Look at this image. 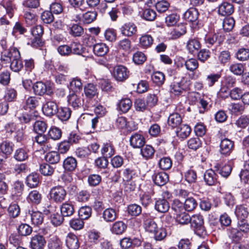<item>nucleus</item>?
Masks as SVG:
<instances>
[{
    "instance_id": "f257e3e1",
    "label": "nucleus",
    "mask_w": 249,
    "mask_h": 249,
    "mask_svg": "<svg viewBox=\"0 0 249 249\" xmlns=\"http://www.w3.org/2000/svg\"><path fill=\"white\" fill-rule=\"evenodd\" d=\"M0 60L5 64L10 62V69L15 72L19 71L23 67L20 53L16 48L10 51L1 52Z\"/></svg>"
},
{
    "instance_id": "f03ea898",
    "label": "nucleus",
    "mask_w": 249,
    "mask_h": 249,
    "mask_svg": "<svg viewBox=\"0 0 249 249\" xmlns=\"http://www.w3.org/2000/svg\"><path fill=\"white\" fill-rule=\"evenodd\" d=\"M67 195L65 188L59 185L53 187L50 192V198L56 203H60L64 201Z\"/></svg>"
},
{
    "instance_id": "7ed1b4c3",
    "label": "nucleus",
    "mask_w": 249,
    "mask_h": 249,
    "mask_svg": "<svg viewBox=\"0 0 249 249\" xmlns=\"http://www.w3.org/2000/svg\"><path fill=\"white\" fill-rule=\"evenodd\" d=\"M191 220L190 223L197 234L203 235L205 234L206 231L204 226V219L202 215L199 214H196L191 217Z\"/></svg>"
},
{
    "instance_id": "20e7f679",
    "label": "nucleus",
    "mask_w": 249,
    "mask_h": 249,
    "mask_svg": "<svg viewBox=\"0 0 249 249\" xmlns=\"http://www.w3.org/2000/svg\"><path fill=\"white\" fill-rule=\"evenodd\" d=\"M31 33L34 38L31 40V42H28V44L36 48L42 46L43 44L41 39V36L43 34V27L41 25H36L32 28Z\"/></svg>"
},
{
    "instance_id": "39448f33",
    "label": "nucleus",
    "mask_w": 249,
    "mask_h": 249,
    "mask_svg": "<svg viewBox=\"0 0 249 249\" xmlns=\"http://www.w3.org/2000/svg\"><path fill=\"white\" fill-rule=\"evenodd\" d=\"M129 75V71L126 67L118 65L114 68L113 76L118 81L123 82L126 80Z\"/></svg>"
},
{
    "instance_id": "423d86ee",
    "label": "nucleus",
    "mask_w": 249,
    "mask_h": 249,
    "mask_svg": "<svg viewBox=\"0 0 249 249\" xmlns=\"http://www.w3.org/2000/svg\"><path fill=\"white\" fill-rule=\"evenodd\" d=\"M199 15V14L197 9L191 7L184 13L183 18L189 22L197 24Z\"/></svg>"
},
{
    "instance_id": "0eeeda50",
    "label": "nucleus",
    "mask_w": 249,
    "mask_h": 249,
    "mask_svg": "<svg viewBox=\"0 0 249 249\" xmlns=\"http://www.w3.org/2000/svg\"><path fill=\"white\" fill-rule=\"evenodd\" d=\"M46 241L43 236L36 234L31 239L30 247L31 249H44Z\"/></svg>"
},
{
    "instance_id": "6e6552de",
    "label": "nucleus",
    "mask_w": 249,
    "mask_h": 249,
    "mask_svg": "<svg viewBox=\"0 0 249 249\" xmlns=\"http://www.w3.org/2000/svg\"><path fill=\"white\" fill-rule=\"evenodd\" d=\"M234 148V142L231 140L225 138L221 140L220 144V153L222 155H229Z\"/></svg>"
},
{
    "instance_id": "1a4fd4ad",
    "label": "nucleus",
    "mask_w": 249,
    "mask_h": 249,
    "mask_svg": "<svg viewBox=\"0 0 249 249\" xmlns=\"http://www.w3.org/2000/svg\"><path fill=\"white\" fill-rule=\"evenodd\" d=\"M130 144L134 148H141L145 144L144 137L140 133H135L129 139Z\"/></svg>"
},
{
    "instance_id": "9d476101",
    "label": "nucleus",
    "mask_w": 249,
    "mask_h": 249,
    "mask_svg": "<svg viewBox=\"0 0 249 249\" xmlns=\"http://www.w3.org/2000/svg\"><path fill=\"white\" fill-rule=\"evenodd\" d=\"M41 104V98L36 96H29L26 99L23 107L26 110H33L40 107Z\"/></svg>"
},
{
    "instance_id": "9b49d317",
    "label": "nucleus",
    "mask_w": 249,
    "mask_h": 249,
    "mask_svg": "<svg viewBox=\"0 0 249 249\" xmlns=\"http://www.w3.org/2000/svg\"><path fill=\"white\" fill-rule=\"evenodd\" d=\"M142 217L144 222V226L145 230L151 233L155 231L158 228L157 225L155 222L151 218L149 213H143L142 214Z\"/></svg>"
},
{
    "instance_id": "f8f14e48",
    "label": "nucleus",
    "mask_w": 249,
    "mask_h": 249,
    "mask_svg": "<svg viewBox=\"0 0 249 249\" xmlns=\"http://www.w3.org/2000/svg\"><path fill=\"white\" fill-rule=\"evenodd\" d=\"M121 34L127 37H130L137 32V26L133 22H128L124 24L121 28Z\"/></svg>"
},
{
    "instance_id": "ddd939ff",
    "label": "nucleus",
    "mask_w": 249,
    "mask_h": 249,
    "mask_svg": "<svg viewBox=\"0 0 249 249\" xmlns=\"http://www.w3.org/2000/svg\"><path fill=\"white\" fill-rule=\"evenodd\" d=\"M234 10L233 5L228 2H223L218 7V13L222 16H230Z\"/></svg>"
},
{
    "instance_id": "4468645a",
    "label": "nucleus",
    "mask_w": 249,
    "mask_h": 249,
    "mask_svg": "<svg viewBox=\"0 0 249 249\" xmlns=\"http://www.w3.org/2000/svg\"><path fill=\"white\" fill-rule=\"evenodd\" d=\"M152 179L155 184L161 186L168 181V175L164 172H155L152 176Z\"/></svg>"
},
{
    "instance_id": "2eb2a0df",
    "label": "nucleus",
    "mask_w": 249,
    "mask_h": 249,
    "mask_svg": "<svg viewBox=\"0 0 249 249\" xmlns=\"http://www.w3.org/2000/svg\"><path fill=\"white\" fill-rule=\"evenodd\" d=\"M58 109V106L53 101H48L44 105L42 110L45 115L51 116L56 114Z\"/></svg>"
},
{
    "instance_id": "dca6fc26",
    "label": "nucleus",
    "mask_w": 249,
    "mask_h": 249,
    "mask_svg": "<svg viewBox=\"0 0 249 249\" xmlns=\"http://www.w3.org/2000/svg\"><path fill=\"white\" fill-rule=\"evenodd\" d=\"M63 167L67 172H73L77 167V160L73 157H68L63 161Z\"/></svg>"
},
{
    "instance_id": "f3484780",
    "label": "nucleus",
    "mask_w": 249,
    "mask_h": 249,
    "mask_svg": "<svg viewBox=\"0 0 249 249\" xmlns=\"http://www.w3.org/2000/svg\"><path fill=\"white\" fill-rule=\"evenodd\" d=\"M182 122V117L178 113H172L168 117V124L172 129H176L179 127L181 124Z\"/></svg>"
},
{
    "instance_id": "a211bd4d",
    "label": "nucleus",
    "mask_w": 249,
    "mask_h": 249,
    "mask_svg": "<svg viewBox=\"0 0 249 249\" xmlns=\"http://www.w3.org/2000/svg\"><path fill=\"white\" fill-rule=\"evenodd\" d=\"M49 87L41 81L35 83L33 86L34 93L38 96H43L47 92H49Z\"/></svg>"
},
{
    "instance_id": "6ab92c4d",
    "label": "nucleus",
    "mask_w": 249,
    "mask_h": 249,
    "mask_svg": "<svg viewBox=\"0 0 249 249\" xmlns=\"http://www.w3.org/2000/svg\"><path fill=\"white\" fill-rule=\"evenodd\" d=\"M68 100L69 104L75 109L81 107L84 103L83 99L75 93L71 94Z\"/></svg>"
},
{
    "instance_id": "aec40b11",
    "label": "nucleus",
    "mask_w": 249,
    "mask_h": 249,
    "mask_svg": "<svg viewBox=\"0 0 249 249\" xmlns=\"http://www.w3.org/2000/svg\"><path fill=\"white\" fill-rule=\"evenodd\" d=\"M200 48L201 44L197 39H190L187 42L186 49L189 53L192 54H196Z\"/></svg>"
},
{
    "instance_id": "412c9836",
    "label": "nucleus",
    "mask_w": 249,
    "mask_h": 249,
    "mask_svg": "<svg viewBox=\"0 0 249 249\" xmlns=\"http://www.w3.org/2000/svg\"><path fill=\"white\" fill-rule=\"evenodd\" d=\"M115 149L112 142L107 141L103 143L101 153L104 157L110 158L115 154Z\"/></svg>"
},
{
    "instance_id": "4be33fe9",
    "label": "nucleus",
    "mask_w": 249,
    "mask_h": 249,
    "mask_svg": "<svg viewBox=\"0 0 249 249\" xmlns=\"http://www.w3.org/2000/svg\"><path fill=\"white\" fill-rule=\"evenodd\" d=\"M61 213L64 216H71L75 212L74 206L71 201L63 203L60 207Z\"/></svg>"
},
{
    "instance_id": "5701e85b",
    "label": "nucleus",
    "mask_w": 249,
    "mask_h": 249,
    "mask_svg": "<svg viewBox=\"0 0 249 249\" xmlns=\"http://www.w3.org/2000/svg\"><path fill=\"white\" fill-rule=\"evenodd\" d=\"M217 175L212 169L207 170L204 175V179L209 186L214 185L217 182Z\"/></svg>"
},
{
    "instance_id": "b1692460",
    "label": "nucleus",
    "mask_w": 249,
    "mask_h": 249,
    "mask_svg": "<svg viewBox=\"0 0 249 249\" xmlns=\"http://www.w3.org/2000/svg\"><path fill=\"white\" fill-rule=\"evenodd\" d=\"M191 132V127L189 125L184 124H181L175 130L177 136L183 139H186L188 137Z\"/></svg>"
},
{
    "instance_id": "393cba45",
    "label": "nucleus",
    "mask_w": 249,
    "mask_h": 249,
    "mask_svg": "<svg viewBox=\"0 0 249 249\" xmlns=\"http://www.w3.org/2000/svg\"><path fill=\"white\" fill-rule=\"evenodd\" d=\"M102 217L107 222L115 221L117 217L116 210L111 208L106 209L103 213Z\"/></svg>"
},
{
    "instance_id": "a878e982",
    "label": "nucleus",
    "mask_w": 249,
    "mask_h": 249,
    "mask_svg": "<svg viewBox=\"0 0 249 249\" xmlns=\"http://www.w3.org/2000/svg\"><path fill=\"white\" fill-rule=\"evenodd\" d=\"M66 245L69 249H78L79 246L77 236L72 233H69L66 238Z\"/></svg>"
},
{
    "instance_id": "bb28decb",
    "label": "nucleus",
    "mask_w": 249,
    "mask_h": 249,
    "mask_svg": "<svg viewBox=\"0 0 249 249\" xmlns=\"http://www.w3.org/2000/svg\"><path fill=\"white\" fill-rule=\"evenodd\" d=\"M234 213L238 220L246 219L249 214L248 208L243 205H237Z\"/></svg>"
},
{
    "instance_id": "cd10ccee",
    "label": "nucleus",
    "mask_w": 249,
    "mask_h": 249,
    "mask_svg": "<svg viewBox=\"0 0 249 249\" xmlns=\"http://www.w3.org/2000/svg\"><path fill=\"white\" fill-rule=\"evenodd\" d=\"M93 50L95 55L103 56L107 53L109 49L106 44L100 43L96 44L93 46Z\"/></svg>"
},
{
    "instance_id": "c85d7f7f",
    "label": "nucleus",
    "mask_w": 249,
    "mask_h": 249,
    "mask_svg": "<svg viewBox=\"0 0 249 249\" xmlns=\"http://www.w3.org/2000/svg\"><path fill=\"white\" fill-rule=\"evenodd\" d=\"M127 228V225L122 221L115 222L112 225L110 230L113 233L122 234Z\"/></svg>"
},
{
    "instance_id": "c756f323",
    "label": "nucleus",
    "mask_w": 249,
    "mask_h": 249,
    "mask_svg": "<svg viewBox=\"0 0 249 249\" xmlns=\"http://www.w3.org/2000/svg\"><path fill=\"white\" fill-rule=\"evenodd\" d=\"M132 124L133 123L131 122L127 123L126 118L124 117H118L116 121V125L119 128L124 129L126 127L129 131L134 130L136 129L135 126H134L133 127H131L130 125Z\"/></svg>"
},
{
    "instance_id": "7c9ffc66",
    "label": "nucleus",
    "mask_w": 249,
    "mask_h": 249,
    "mask_svg": "<svg viewBox=\"0 0 249 249\" xmlns=\"http://www.w3.org/2000/svg\"><path fill=\"white\" fill-rule=\"evenodd\" d=\"M154 39L152 36L148 34L142 36L139 39V43L141 47L147 49L150 47L153 44Z\"/></svg>"
},
{
    "instance_id": "2f4dec72",
    "label": "nucleus",
    "mask_w": 249,
    "mask_h": 249,
    "mask_svg": "<svg viewBox=\"0 0 249 249\" xmlns=\"http://www.w3.org/2000/svg\"><path fill=\"white\" fill-rule=\"evenodd\" d=\"M98 14L96 11H89L82 15V21L84 24H90L97 18Z\"/></svg>"
},
{
    "instance_id": "473e14b6",
    "label": "nucleus",
    "mask_w": 249,
    "mask_h": 249,
    "mask_svg": "<svg viewBox=\"0 0 249 249\" xmlns=\"http://www.w3.org/2000/svg\"><path fill=\"white\" fill-rule=\"evenodd\" d=\"M31 217V222L33 224L36 226H39L42 224L44 221V216L43 214L38 211H32L29 212Z\"/></svg>"
},
{
    "instance_id": "72a5a7b5",
    "label": "nucleus",
    "mask_w": 249,
    "mask_h": 249,
    "mask_svg": "<svg viewBox=\"0 0 249 249\" xmlns=\"http://www.w3.org/2000/svg\"><path fill=\"white\" fill-rule=\"evenodd\" d=\"M155 207L158 212L164 213L169 210L170 206L168 202L165 199H159L156 201Z\"/></svg>"
},
{
    "instance_id": "f704fd0d",
    "label": "nucleus",
    "mask_w": 249,
    "mask_h": 249,
    "mask_svg": "<svg viewBox=\"0 0 249 249\" xmlns=\"http://www.w3.org/2000/svg\"><path fill=\"white\" fill-rule=\"evenodd\" d=\"M97 90L96 86L93 84H88L84 87L85 96L89 99H91L97 95Z\"/></svg>"
},
{
    "instance_id": "c9c22d12",
    "label": "nucleus",
    "mask_w": 249,
    "mask_h": 249,
    "mask_svg": "<svg viewBox=\"0 0 249 249\" xmlns=\"http://www.w3.org/2000/svg\"><path fill=\"white\" fill-rule=\"evenodd\" d=\"M58 118L62 121H66L69 119L71 115L70 109L67 107L58 108L56 113Z\"/></svg>"
},
{
    "instance_id": "e433bc0d",
    "label": "nucleus",
    "mask_w": 249,
    "mask_h": 249,
    "mask_svg": "<svg viewBox=\"0 0 249 249\" xmlns=\"http://www.w3.org/2000/svg\"><path fill=\"white\" fill-rule=\"evenodd\" d=\"M27 200L34 204H38L42 199L41 194L37 190L30 192L27 196Z\"/></svg>"
},
{
    "instance_id": "4c0bfd02",
    "label": "nucleus",
    "mask_w": 249,
    "mask_h": 249,
    "mask_svg": "<svg viewBox=\"0 0 249 249\" xmlns=\"http://www.w3.org/2000/svg\"><path fill=\"white\" fill-rule=\"evenodd\" d=\"M39 181V175L32 173L26 178V184L31 188H35L38 185Z\"/></svg>"
},
{
    "instance_id": "58836bf2",
    "label": "nucleus",
    "mask_w": 249,
    "mask_h": 249,
    "mask_svg": "<svg viewBox=\"0 0 249 249\" xmlns=\"http://www.w3.org/2000/svg\"><path fill=\"white\" fill-rule=\"evenodd\" d=\"M176 221L182 225L187 224L191 220L190 215L185 211L176 214Z\"/></svg>"
},
{
    "instance_id": "ea45409f",
    "label": "nucleus",
    "mask_w": 249,
    "mask_h": 249,
    "mask_svg": "<svg viewBox=\"0 0 249 249\" xmlns=\"http://www.w3.org/2000/svg\"><path fill=\"white\" fill-rule=\"evenodd\" d=\"M151 79L158 86H161L165 81V75L160 71H156L151 75Z\"/></svg>"
},
{
    "instance_id": "a19ab883",
    "label": "nucleus",
    "mask_w": 249,
    "mask_h": 249,
    "mask_svg": "<svg viewBox=\"0 0 249 249\" xmlns=\"http://www.w3.org/2000/svg\"><path fill=\"white\" fill-rule=\"evenodd\" d=\"M132 103L129 98H124L121 100L118 104V107L124 113L127 112L131 108Z\"/></svg>"
},
{
    "instance_id": "79ce46f5",
    "label": "nucleus",
    "mask_w": 249,
    "mask_h": 249,
    "mask_svg": "<svg viewBox=\"0 0 249 249\" xmlns=\"http://www.w3.org/2000/svg\"><path fill=\"white\" fill-rule=\"evenodd\" d=\"M14 158L18 161H22L28 158V154L26 149L20 148L15 152Z\"/></svg>"
},
{
    "instance_id": "37998d69",
    "label": "nucleus",
    "mask_w": 249,
    "mask_h": 249,
    "mask_svg": "<svg viewBox=\"0 0 249 249\" xmlns=\"http://www.w3.org/2000/svg\"><path fill=\"white\" fill-rule=\"evenodd\" d=\"M60 157L59 154L55 151H52L47 153L45 156L46 161L51 164H55L60 160Z\"/></svg>"
},
{
    "instance_id": "c03bdc74",
    "label": "nucleus",
    "mask_w": 249,
    "mask_h": 249,
    "mask_svg": "<svg viewBox=\"0 0 249 249\" xmlns=\"http://www.w3.org/2000/svg\"><path fill=\"white\" fill-rule=\"evenodd\" d=\"M132 59L135 64L142 65L146 60V56L142 52L137 51L133 54Z\"/></svg>"
},
{
    "instance_id": "a18cd8bd",
    "label": "nucleus",
    "mask_w": 249,
    "mask_h": 249,
    "mask_svg": "<svg viewBox=\"0 0 249 249\" xmlns=\"http://www.w3.org/2000/svg\"><path fill=\"white\" fill-rule=\"evenodd\" d=\"M221 76V74L219 72L211 73L207 76L206 83L209 87H211L218 81Z\"/></svg>"
},
{
    "instance_id": "49530a36",
    "label": "nucleus",
    "mask_w": 249,
    "mask_h": 249,
    "mask_svg": "<svg viewBox=\"0 0 249 249\" xmlns=\"http://www.w3.org/2000/svg\"><path fill=\"white\" fill-rule=\"evenodd\" d=\"M197 203L196 199L192 197L187 198L184 204L185 211L191 212L193 211L197 206Z\"/></svg>"
},
{
    "instance_id": "de8ad7c7",
    "label": "nucleus",
    "mask_w": 249,
    "mask_h": 249,
    "mask_svg": "<svg viewBox=\"0 0 249 249\" xmlns=\"http://www.w3.org/2000/svg\"><path fill=\"white\" fill-rule=\"evenodd\" d=\"M154 149L150 145H146L141 149V154L142 157L147 160L151 159L154 156Z\"/></svg>"
},
{
    "instance_id": "09e8293b",
    "label": "nucleus",
    "mask_w": 249,
    "mask_h": 249,
    "mask_svg": "<svg viewBox=\"0 0 249 249\" xmlns=\"http://www.w3.org/2000/svg\"><path fill=\"white\" fill-rule=\"evenodd\" d=\"M220 37L218 35L215 34L208 35L205 37V41L206 44L210 45H213L216 43L220 44L222 42V40L219 38Z\"/></svg>"
},
{
    "instance_id": "8fccbe9b",
    "label": "nucleus",
    "mask_w": 249,
    "mask_h": 249,
    "mask_svg": "<svg viewBox=\"0 0 249 249\" xmlns=\"http://www.w3.org/2000/svg\"><path fill=\"white\" fill-rule=\"evenodd\" d=\"M91 213V208L89 206L81 207L78 211L79 216L83 219H88L90 217Z\"/></svg>"
},
{
    "instance_id": "3c124183",
    "label": "nucleus",
    "mask_w": 249,
    "mask_h": 249,
    "mask_svg": "<svg viewBox=\"0 0 249 249\" xmlns=\"http://www.w3.org/2000/svg\"><path fill=\"white\" fill-rule=\"evenodd\" d=\"M230 70L235 75H241L244 71V67L241 63H233L230 65Z\"/></svg>"
},
{
    "instance_id": "603ef678",
    "label": "nucleus",
    "mask_w": 249,
    "mask_h": 249,
    "mask_svg": "<svg viewBox=\"0 0 249 249\" xmlns=\"http://www.w3.org/2000/svg\"><path fill=\"white\" fill-rule=\"evenodd\" d=\"M187 144L190 149L196 150L201 146L202 142L198 137L192 138L188 141Z\"/></svg>"
},
{
    "instance_id": "864d4df0",
    "label": "nucleus",
    "mask_w": 249,
    "mask_h": 249,
    "mask_svg": "<svg viewBox=\"0 0 249 249\" xmlns=\"http://www.w3.org/2000/svg\"><path fill=\"white\" fill-rule=\"evenodd\" d=\"M39 171L44 176H51L54 172V168L50 164L43 163L40 165Z\"/></svg>"
},
{
    "instance_id": "5fc2aeb1",
    "label": "nucleus",
    "mask_w": 249,
    "mask_h": 249,
    "mask_svg": "<svg viewBox=\"0 0 249 249\" xmlns=\"http://www.w3.org/2000/svg\"><path fill=\"white\" fill-rule=\"evenodd\" d=\"M235 25V21L233 18L228 17L225 18L223 21V29L226 32L232 30Z\"/></svg>"
},
{
    "instance_id": "6e6d98bb",
    "label": "nucleus",
    "mask_w": 249,
    "mask_h": 249,
    "mask_svg": "<svg viewBox=\"0 0 249 249\" xmlns=\"http://www.w3.org/2000/svg\"><path fill=\"white\" fill-rule=\"evenodd\" d=\"M48 134L50 138L54 140H59L62 136L61 129L55 126L52 127Z\"/></svg>"
},
{
    "instance_id": "4d7b16f0",
    "label": "nucleus",
    "mask_w": 249,
    "mask_h": 249,
    "mask_svg": "<svg viewBox=\"0 0 249 249\" xmlns=\"http://www.w3.org/2000/svg\"><path fill=\"white\" fill-rule=\"evenodd\" d=\"M229 236L234 241H239L242 238L243 234L238 229L231 228L228 230Z\"/></svg>"
},
{
    "instance_id": "13d9d810",
    "label": "nucleus",
    "mask_w": 249,
    "mask_h": 249,
    "mask_svg": "<svg viewBox=\"0 0 249 249\" xmlns=\"http://www.w3.org/2000/svg\"><path fill=\"white\" fill-rule=\"evenodd\" d=\"M32 232V228L27 224H21L18 228V232L22 236H27Z\"/></svg>"
},
{
    "instance_id": "bf43d9fd",
    "label": "nucleus",
    "mask_w": 249,
    "mask_h": 249,
    "mask_svg": "<svg viewBox=\"0 0 249 249\" xmlns=\"http://www.w3.org/2000/svg\"><path fill=\"white\" fill-rule=\"evenodd\" d=\"M84 33V29L78 24H73L71 28L70 34L74 37L81 36Z\"/></svg>"
},
{
    "instance_id": "052dcab7",
    "label": "nucleus",
    "mask_w": 249,
    "mask_h": 249,
    "mask_svg": "<svg viewBox=\"0 0 249 249\" xmlns=\"http://www.w3.org/2000/svg\"><path fill=\"white\" fill-rule=\"evenodd\" d=\"M179 16L177 14H172L165 18V23L168 27L175 25L179 20Z\"/></svg>"
},
{
    "instance_id": "680f3d73",
    "label": "nucleus",
    "mask_w": 249,
    "mask_h": 249,
    "mask_svg": "<svg viewBox=\"0 0 249 249\" xmlns=\"http://www.w3.org/2000/svg\"><path fill=\"white\" fill-rule=\"evenodd\" d=\"M0 148L3 153L7 155H10L13 150L12 143L7 141H4L1 143Z\"/></svg>"
},
{
    "instance_id": "e2e57ef3",
    "label": "nucleus",
    "mask_w": 249,
    "mask_h": 249,
    "mask_svg": "<svg viewBox=\"0 0 249 249\" xmlns=\"http://www.w3.org/2000/svg\"><path fill=\"white\" fill-rule=\"evenodd\" d=\"M47 127V124L43 121H36L34 124L35 131L38 134L44 133L46 131Z\"/></svg>"
},
{
    "instance_id": "0e129e2a",
    "label": "nucleus",
    "mask_w": 249,
    "mask_h": 249,
    "mask_svg": "<svg viewBox=\"0 0 249 249\" xmlns=\"http://www.w3.org/2000/svg\"><path fill=\"white\" fill-rule=\"evenodd\" d=\"M160 167L162 170H168L172 165V161L170 158L164 157L160 159L159 162Z\"/></svg>"
},
{
    "instance_id": "69168bd1",
    "label": "nucleus",
    "mask_w": 249,
    "mask_h": 249,
    "mask_svg": "<svg viewBox=\"0 0 249 249\" xmlns=\"http://www.w3.org/2000/svg\"><path fill=\"white\" fill-rule=\"evenodd\" d=\"M128 213L132 216H138L142 213V208L136 204H131L128 206Z\"/></svg>"
},
{
    "instance_id": "338daca9",
    "label": "nucleus",
    "mask_w": 249,
    "mask_h": 249,
    "mask_svg": "<svg viewBox=\"0 0 249 249\" xmlns=\"http://www.w3.org/2000/svg\"><path fill=\"white\" fill-rule=\"evenodd\" d=\"M236 58L240 61H245L249 59V50L248 49H240L236 54Z\"/></svg>"
},
{
    "instance_id": "774afa93",
    "label": "nucleus",
    "mask_w": 249,
    "mask_h": 249,
    "mask_svg": "<svg viewBox=\"0 0 249 249\" xmlns=\"http://www.w3.org/2000/svg\"><path fill=\"white\" fill-rule=\"evenodd\" d=\"M237 228L241 233H248L249 232V224L245 220H238Z\"/></svg>"
}]
</instances>
